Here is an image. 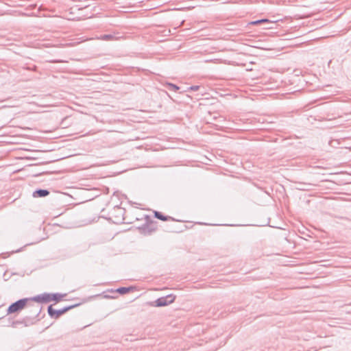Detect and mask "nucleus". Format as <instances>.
Here are the masks:
<instances>
[{"label":"nucleus","instance_id":"obj_11","mask_svg":"<svg viewBox=\"0 0 351 351\" xmlns=\"http://www.w3.org/2000/svg\"><path fill=\"white\" fill-rule=\"evenodd\" d=\"M199 87H200L199 86H191L189 87L188 89L190 90L196 91V90H199Z\"/></svg>","mask_w":351,"mask_h":351},{"label":"nucleus","instance_id":"obj_15","mask_svg":"<svg viewBox=\"0 0 351 351\" xmlns=\"http://www.w3.org/2000/svg\"><path fill=\"white\" fill-rule=\"evenodd\" d=\"M156 230V227H151L150 228L148 229V231L149 232H152L154 230Z\"/></svg>","mask_w":351,"mask_h":351},{"label":"nucleus","instance_id":"obj_2","mask_svg":"<svg viewBox=\"0 0 351 351\" xmlns=\"http://www.w3.org/2000/svg\"><path fill=\"white\" fill-rule=\"evenodd\" d=\"M66 294H61L58 293H44L43 294L37 295L32 297V300L38 303H48L51 301H55L56 302H60Z\"/></svg>","mask_w":351,"mask_h":351},{"label":"nucleus","instance_id":"obj_6","mask_svg":"<svg viewBox=\"0 0 351 351\" xmlns=\"http://www.w3.org/2000/svg\"><path fill=\"white\" fill-rule=\"evenodd\" d=\"M136 289V288L134 287H119L118 289H116V292L117 293H119V294L121 295H124V294H126L130 291H133Z\"/></svg>","mask_w":351,"mask_h":351},{"label":"nucleus","instance_id":"obj_3","mask_svg":"<svg viewBox=\"0 0 351 351\" xmlns=\"http://www.w3.org/2000/svg\"><path fill=\"white\" fill-rule=\"evenodd\" d=\"M77 306H79V304L66 306L60 309L56 310L53 308V305L51 304V305L48 306V307H47V313L51 318L58 319L63 314L66 313L69 310H71Z\"/></svg>","mask_w":351,"mask_h":351},{"label":"nucleus","instance_id":"obj_9","mask_svg":"<svg viewBox=\"0 0 351 351\" xmlns=\"http://www.w3.org/2000/svg\"><path fill=\"white\" fill-rule=\"evenodd\" d=\"M167 86H168L169 90H173V91H177L178 90L180 89L179 86H178L177 85L174 84H171V83H167Z\"/></svg>","mask_w":351,"mask_h":351},{"label":"nucleus","instance_id":"obj_14","mask_svg":"<svg viewBox=\"0 0 351 351\" xmlns=\"http://www.w3.org/2000/svg\"><path fill=\"white\" fill-rule=\"evenodd\" d=\"M250 24L252 25H256L261 24V22L259 21V20H256V21L250 22Z\"/></svg>","mask_w":351,"mask_h":351},{"label":"nucleus","instance_id":"obj_5","mask_svg":"<svg viewBox=\"0 0 351 351\" xmlns=\"http://www.w3.org/2000/svg\"><path fill=\"white\" fill-rule=\"evenodd\" d=\"M49 194V191L47 189H38L33 192L34 197H45Z\"/></svg>","mask_w":351,"mask_h":351},{"label":"nucleus","instance_id":"obj_1","mask_svg":"<svg viewBox=\"0 0 351 351\" xmlns=\"http://www.w3.org/2000/svg\"><path fill=\"white\" fill-rule=\"evenodd\" d=\"M33 302H35L32 300V298H25L20 299L13 303H12L7 309L8 314H12L15 313H19L22 311L25 307L30 308V311L36 313V317H38L40 315L42 307L39 305H35L33 304Z\"/></svg>","mask_w":351,"mask_h":351},{"label":"nucleus","instance_id":"obj_8","mask_svg":"<svg viewBox=\"0 0 351 351\" xmlns=\"http://www.w3.org/2000/svg\"><path fill=\"white\" fill-rule=\"evenodd\" d=\"M154 217L161 221H166L170 219L173 220V219L171 217L164 215L161 212L154 211Z\"/></svg>","mask_w":351,"mask_h":351},{"label":"nucleus","instance_id":"obj_13","mask_svg":"<svg viewBox=\"0 0 351 351\" xmlns=\"http://www.w3.org/2000/svg\"><path fill=\"white\" fill-rule=\"evenodd\" d=\"M259 21L261 22V24H262V23L270 24L271 23V22L267 19H260Z\"/></svg>","mask_w":351,"mask_h":351},{"label":"nucleus","instance_id":"obj_10","mask_svg":"<svg viewBox=\"0 0 351 351\" xmlns=\"http://www.w3.org/2000/svg\"><path fill=\"white\" fill-rule=\"evenodd\" d=\"M114 38V36L112 34H104L101 36V39L104 40H110Z\"/></svg>","mask_w":351,"mask_h":351},{"label":"nucleus","instance_id":"obj_12","mask_svg":"<svg viewBox=\"0 0 351 351\" xmlns=\"http://www.w3.org/2000/svg\"><path fill=\"white\" fill-rule=\"evenodd\" d=\"M19 324H23L22 319L13 322L12 325L13 327H16V325H19Z\"/></svg>","mask_w":351,"mask_h":351},{"label":"nucleus","instance_id":"obj_7","mask_svg":"<svg viewBox=\"0 0 351 351\" xmlns=\"http://www.w3.org/2000/svg\"><path fill=\"white\" fill-rule=\"evenodd\" d=\"M36 317H36V313H34V317L26 316L22 319L23 324H24L25 326L34 324L36 322L35 320Z\"/></svg>","mask_w":351,"mask_h":351},{"label":"nucleus","instance_id":"obj_17","mask_svg":"<svg viewBox=\"0 0 351 351\" xmlns=\"http://www.w3.org/2000/svg\"><path fill=\"white\" fill-rule=\"evenodd\" d=\"M265 29H269V28H271V27H265Z\"/></svg>","mask_w":351,"mask_h":351},{"label":"nucleus","instance_id":"obj_4","mask_svg":"<svg viewBox=\"0 0 351 351\" xmlns=\"http://www.w3.org/2000/svg\"><path fill=\"white\" fill-rule=\"evenodd\" d=\"M175 299L176 296L170 294L167 296L158 298L156 301L154 302V304L152 305L156 307L166 306L173 303Z\"/></svg>","mask_w":351,"mask_h":351},{"label":"nucleus","instance_id":"obj_16","mask_svg":"<svg viewBox=\"0 0 351 351\" xmlns=\"http://www.w3.org/2000/svg\"><path fill=\"white\" fill-rule=\"evenodd\" d=\"M49 62H62V61H61V60H50Z\"/></svg>","mask_w":351,"mask_h":351}]
</instances>
